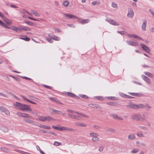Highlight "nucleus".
<instances>
[{"label": "nucleus", "instance_id": "nucleus-1", "mask_svg": "<svg viewBox=\"0 0 154 154\" xmlns=\"http://www.w3.org/2000/svg\"><path fill=\"white\" fill-rule=\"evenodd\" d=\"M13 106L23 111H31V109L29 106L23 104L19 102H16L14 104Z\"/></svg>", "mask_w": 154, "mask_h": 154}, {"label": "nucleus", "instance_id": "nucleus-2", "mask_svg": "<svg viewBox=\"0 0 154 154\" xmlns=\"http://www.w3.org/2000/svg\"><path fill=\"white\" fill-rule=\"evenodd\" d=\"M77 114L78 115H76L74 114H68V115L70 117L74 119L80 120L81 119V118L80 116H82L84 117L88 118V116L86 115H85L82 113L80 112H77Z\"/></svg>", "mask_w": 154, "mask_h": 154}, {"label": "nucleus", "instance_id": "nucleus-3", "mask_svg": "<svg viewBox=\"0 0 154 154\" xmlns=\"http://www.w3.org/2000/svg\"><path fill=\"white\" fill-rule=\"evenodd\" d=\"M17 114L19 116L26 118H30L32 119V117L30 116L29 114L24 113H22L21 112H18Z\"/></svg>", "mask_w": 154, "mask_h": 154}, {"label": "nucleus", "instance_id": "nucleus-4", "mask_svg": "<svg viewBox=\"0 0 154 154\" xmlns=\"http://www.w3.org/2000/svg\"><path fill=\"white\" fill-rule=\"evenodd\" d=\"M125 106L128 109H137V104L131 103H129Z\"/></svg>", "mask_w": 154, "mask_h": 154}, {"label": "nucleus", "instance_id": "nucleus-5", "mask_svg": "<svg viewBox=\"0 0 154 154\" xmlns=\"http://www.w3.org/2000/svg\"><path fill=\"white\" fill-rule=\"evenodd\" d=\"M0 110L2 112H4L8 116L10 115V113L9 110L4 106H0Z\"/></svg>", "mask_w": 154, "mask_h": 154}, {"label": "nucleus", "instance_id": "nucleus-6", "mask_svg": "<svg viewBox=\"0 0 154 154\" xmlns=\"http://www.w3.org/2000/svg\"><path fill=\"white\" fill-rule=\"evenodd\" d=\"M141 77L142 79L147 83L150 84L152 83L151 80L148 77L144 75H142Z\"/></svg>", "mask_w": 154, "mask_h": 154}, {"label": "nucleus", "instance_id": "nucleus-7", "mask_svg": "<svg viewBox=\"0 0 154 154\" xmlns=\"http://www.w3.org/2000/svg\"><path fill=\"white\" fill-rule=\"evenodd\" d=\"M140 45L143 49L147 53L150 54V50L149 48L146 45L144 44L141 43Z\"/></svg>", "mask_w": 154, "mask_h": 154}, {"label": "nucleus", "instance_id": "nucleus-8", "mask_svg": "<svg viewBox=\"0 0 154 154\" xmlns=\"http://www.w3.org/2000/svg\"><path fill=\"white\" fill-rule=\"evenodd\" d=\"M134 12L132 8H128L127 17L130 18H132L134 17Z\"/></svg>", "mask_w": 154, "mask_h": 154}, {"label": "nucleus", "instance_id": "nucleus-9", "mask_svg": "<svg viewBox=\"0 0 154 154\" xmlns=\"http://www.w3.org/2000/svg\"><path fill=\"white\" fill-rule=\"evenodd\" d=\"M141 117L140 114H134L131 116V118L132 119L140 121Z\"/></svg>", "mask_w": 154, "mask_h": 154}, {"label": "nucleus", "instance_id": "nucleus-10", "mask_svg": "<svg viewBox=\"0 0 154 154\" xmlns=\"http://www.w3.org/2000/svg\"><path fill=\"white\" fill-rule=\"evenodd\" d=\"M64 15L66 19H71L72 18H76L79 19L78 17L73 14L65 13L64 14Z\"/></svg>", "mask_w": 154, "mask_h": 154}, {"label": "nucleus", "instance_id": "nucleus-11", "mask_svg": "<svg viewBox=\"0 0 154 154\" xmlns=\"http://www.w3.org/2000/svg\"><path fill=\"white\" fill-rule=\"evenodd\" d=\"M126 42L127 44L130 45L137 46L138 45V44L137 42L130 40H126Z\"/></svg>", "mask_w": 154, "mask_h": 154}, {"label": "nucleus", "instance_id": "nucleus-12", "mask_svg": "<svg viewBox=\"0 0 154 154\" xmlns=\"http://www.w3.org/2000/svg\"><path fill=\"white\" fill-rule=\"evenodd\" d=\"M148 116V114L147 112H145L142 116L141 118H140V121L143 122L145 121L146 120V119L147 117Z\"/></svg>", "mask_w": 154, "mask_h": 154}, {"label": "nucleus", "instance_id": "nucleus-13", "mask_svg": "<svg viewBox=\"0 0 154 154\" xmlns=\"http://www.w3.org/2000/svg\"><path fill=\"white\" fill-rule=\"evenodd\" d=\"M127 36L130 38H134L137 39H139L140 40H142V38L139 36H138L135 34H127Z\"/></svg>", "mask_w": 154, "mask_h": 154}, {"label": "nucleus", "instance_id": "nucleus-14", "mask_svg": "<svg viewBox=\"0 0 154 154\" xmlns=\"http://www.w3.org/2000/svg\"><path fill=\"white\" fill-rule=\"evenodd\" d=\"M62 131H67L71 132H74L75 131V130L72 128L62 126Z\"/></svg>", "mask_w": 154, "mask_h": 154}, {"label": "nucleus", "instance_id": "nucleus-15", "mask_svg": "<svg viewBox=\"0 0 154 154\" xmlns=\"http://www.w3.org/2000/svg\"><path fill=\"white\" fill-rule=\"evenodd\" d=\"M48 36L55 41H58L60 40V37L54 35H50V34H49Z\"/></svg>", "mask_w": 154, "mask_h": 154}, {"label": "nucleus", "instance_id": "nucleus-16", "mask_svg": "<svg viewBox=\"0 0 154 154\" xmlns=\"http://www.w3.org/2000/svg\"><path fill=\"white\" fill-rule=\"evenodd\" d=\"M142 20L143 21V23L142 26V29L143 31H145L146 30V28L147 25V21L144 19H143Z\"/></svg>", "mask_w": 154, "mask_h": 154}, {"label": "nucleus", "instance_id": "nucleus-17", "mask_svg": "<svg viewBox=\"0 0 154 154\" xmlns=\"http://www.w3.org/2000/svg\"><path fill=\"white\" fill-rule=\"evenodd\" d=\"M23 121L26 123H28L29 124H32L34 125H36L35 124L34 121L29 119H23Z\"/></svg>", "mask_w": 154, "mask_h": 154}, {"label": "nucleus", "instance_id": "nucleus-18", "mask_svg": "<svg viewBox=\"0 0 154 154\" xmlns=\"http://www.w3.org/2000/svg\"><path fill=\"white\" fill-rule=\"evenodd\" d=\"M144 73L147 76L150 78H154V75L150 72H144Z\"/></svg>", "mask_w": 154, "mask_h": 154}, {"label": "nucleus", "instance_id": "nucleus-19", "mask_svg": "<svg viewBox=\"0 0 154 154\" xmlns=\"http://www.w3.org/2000/svg\"><path fill=\"white\" fill-rule=\"evenodd\" d=\"M135 138V135L133 134H129L128 136V139L130 140H133Z\"/></svg>", "mask_w": 154, "mask_h": 154}, {"label": "nucleus", "instance_id": "nucleus-20", "mask_svg": "<svg viewBox=\"0 0 154 154\" xmlns=\"http://www.w3.org/2000/svg\"><path fill=\"white\" fill-rule=\"evenodd\" d=\"M75 125L77 126L82 127H85L87 126V125L86 124L83 123L79 122L75 123Z\"/></svg>", "mask_w": 154, "mask_h": 154}, {"label": "nucleus", "instance_id": "nucleus-21", "mask_svg": "<svg viewBox=\"0 0 154 154\" xmlns=\"http://www.w3.org/2000/svg\"><path fill=\"white\" fill-rule=\"evenodd\" d=\"M112 116L113 118L115 119H117L121 120H123V119L122 117L119 116L118 115H117L116 114H113L112 115Z\"/></svg>", "mask_w": 154, "mask_h": 154}, {"label": "nucleus", "instance_id": "nucleus-22", "mask_svg": "<svg viewBox=\"0 0 154 154\" xmlns=\"http://www.w3.org/2000/svg\"><path fill=\"white\" fill-rule=\"evenodd\" d=\"M136 144L138 146H140L141 145L144 146H146V144L143 142H140L138 141H137Z\"/></svg>", "mask_w": 154, "mask_h": 154}, {"label": "nucleus", "instance_id": "nucleus-23", "mask_svg": "<svg viewBox=\"0 0 154 154\" xmlns=\"http://www.w3.org/2000/svg\"><path fill=\"white\" fill-rule=\"evenodd\" d=\"M49 109L51 110H52L53 111V113H52L53 114H60L62 113V112L60 111H59L57 110H55V109H53L51 108H50Z\"/></svg>", "mask_w": 154, "mask_h": 154}, {"label": "nucleus", "instance_id": "nucleus-24", "mask_svg": "<svg viewBox=\"0 0 154 154\" xmlns=\"http://www.w3.org/2000/svg\"><path fill=\"white\" fill-rule=\"evenodd\" d=\"M21 97L24 100H26L29 102H30L31 103L34 104H36V103L35 102H34L32 101H30V100H28L23 95H21Z\"/></svg>", "mask_w": 154, "mask_h": 154}, {"label": "nucleus", "instance_id": "nucleus-25", "mask_svg": "<svg viewBox=\"0 0 154 154\" xmlns=\"http://www.w3.org/2000/svg\"><path fill=\"white\" fill-rule=\"evenodd\" d=\"M90 21V20L88 19H83L82 20L79 21V22L82 24H84L88 23Z\"/></svg>", "mask_w": 154, "mask_h": 154}, {"label": "nucleus", "instance_id": "nucleus-26", "mask_svg": "<svg viewBox=\"0 0 154 154\" xmlns=\"http://www.w3.org/2000/svg\"><path fill=\"white\" fill-rule=\"evenodd\" d=\"M144 109L145 108L144 107V104H137V109Z\"/></svg>", "mask_w": 154, "mask_h": 154}, {"label": "nucleus", "instance_id": "nucleus-27", "mask_svg": "<svg viewBox=\"0 0 154 154\" xmlns=\"http://www.w3.org/2000/svg\"><path fill=\"white\" fill-rule=\"evenodd\" d=\"M0 129L5 133L7 132L8 131V128H7L4 126H2V127L0 128Z\"/></svg>", "mask_w": 154, "mask_h": 154}, {"label": "nucleus", "instance_id": "nucleus-28", "mask_svg": "<svg viewBox=\"0 0 154 154\" xmlns=\"http://www.w3.org/2000/svg\"><path fill=\"white\" fill-rule=\"evenodd\" d=\"M32 15H34L36 17H39L40 14H39L35 11L32 10Z\"/></svg>", "mask_w": 154, "mask_h": 154}, {"label": "nucleus", "instance_id": "nucleus-29", "mask_svg": "<svg viewBox=\"0 0 154 154\" xmlns=\"http://www.w3.org/2000/svg\"><path fill=\"white\" fill-rule=\"evenodd\" d=\"M38 120L42 122H45L46 121L45 116H41L39 117L38 119Z\"/></svg>", "mask_w": 154, "mask_h": 154}, {"label": "nucleus", "instance_id": "nucleus-30", "mask_svg": "<svg viewBox=\"0 0 154 154\" xmlns=\"http://www.w3.org/2000/svg\"><path fill=\"white\" fill-rule=\"evenodd\" d=\"M52 127L55 130L59 131H62V126L61 127H58L54 126H52Z\"/></svg>", "mask_w": 154, "mask_h": 154}, {"label": "nucleus", "instance_id": "nucleus-31", "mask_svg": "<svg viewBox=\"0 0 154 154\" xmlns=\"http://www.w3.org/2000/svg\"><path fill=\"white\" fill-rule=\"evenodd\" d=\"M1 149L4 152H10L9 149L5 147H1Z\"/></svg>", "mask_w": 154, "mask_h": 154}, {"label": "nucleus", "instance_id": "nucleus-32", "mask_svg": "<svg viewBox=\"0 0 154 154\" xmlns=\"http://www.w3.org/2000/svg\"><path fill=\"white\" fill-rule=\"evenodd\" d=\"M137 135L138 137H144V135L140 131L137 133Z\"/></svg>", "mask_w": 154, "mask_h": 154}, {"label": "nucleus", "instance_id": "nucleus-33", "mask_svg": "<svg viewBox=\"0 0 154 154\" xmlns=\"http://www.w3.org/2000/svg\"><path fill=\"white\" fill-rule=\"evenodd\" d=\"M144 109H147L146 110H148L149 109H150L151 108V107L150 106L149 104L148 103L144 104Z\"/></svg>", "mask_w": 154, "mask_h": 154}, {"label": "nucleus", "instance_id": "nucleus-34", "mask_svg": "<svg viewBox=\"0 0 154 154\" xmlns=\"http://www.w3.org/2000/svg\"><path fill=\"white\" fill-rule=\"evenodd\" d=\"M98 136H97L94 137H93L92 138V140L95 142L98 141L100 140V139L97 137Z\"/></svg>", "mask_w": 154, "mask_h": 154}, {"label": "nucleus", "instance_id": "nucleus-35", "mask_svg": "<svg viewBox=\"0 0 154 154\" xmlns=\"http://www.w3.org/2000/svg\"><path fill=\"white\" fill-rule=\"evenodd\" d=\"M11 29L13 30H14V31H16V32H18V27H17L14 26H12L11 27Z\"/></svg>", "mask_w": 154, "mask_h": 154}, {"label": "nucleus", "instance_id": "nucleus-36", "mask_svg": "<svg viewBox=\"0 0 154 154\" xmlns=\"http://www.w3.org/2000/svg\"><path fill=\"white\" fill-rule=\"evenodd\" d=\"M110 24L116 26H119V23L116 22V21L113 20H112V21H111Z\"/></svg>", "mask_w": 154, "mask_h": 154}, {"label": "nucleus", "instance_id": "nucleus-37", "mask_svg": "<svg viewBox=\"0 0 154 154\" xmlns=\"http://www.w3.org/2000/svg\"><path fill=\"white\" fill-rule=\"evenodd\" d=\"M24 22L29 25H31V26H34V23H33L31 22V21H24Z\"/></svg>", "mask_w": 154, "mask_h": 154}, {"label": "nucleus", "instance_id": "nucleus-38", "mask_svg": "<svg viewBox=\"0 0 154 154\" xmlns=\"http://www.w3.org/2000/svg\"><path fill=\"white\" fill-rule=\"evenodd\" d=\"M26 31H31V29L30 28L25 26H23V30Z\"/></svg>", "mask_w": 154, "mask_h": 154}, {"label": "nucleus", "instance_id": "nucleus-39", "mask_svg": "<svg viewBox=\"0 0 154 154\" xmlns=\"http://www.w3.org/2000/svg\"><path fill=\"white\" fill-rule=\"evenodd\" d=\"M88 106L90 107L93 108H97L98 107V106L97 105L92 104H89Z\"/></svg>", "mask_w": 154, "mask_h": 154}, {"label": "nucleus", "instance_id": "nucleus-40", "mask_svg": "<svg viewBox=\"0 0 154 154\" xmlns=\"http://www.w3.org/2000/svg\"><path fill=\"white\" fill-rule=\"evenodd\" d=\"M128 93L132 96H140V94L138 93H131V92H129Z\"/></svg>", "mask_w": 154, "mask_h": 154}, {"label": "nucleus", "instance_id": "nucleus-41", "mask_svg": "<svg viewBox=\"0 0 154 154\" xmlns=\"http://www.w3.org/2000/svg\"><path fill=\"white\" fill-rule=\"evenodd\" d=\"M5 22H6V23L8 25L11 24L12 22L11 20H9L8 19L5 20Z\"/></svg>", "mask_w": 154, "mask_h": 154}, {"label": "nucleus", "instance_id": "nucleus-42", "mask_svg": "<svg viewBox=\"0 0 154 154\" xmlns=\"http://www.w3.org/2000/svg\"><path fill=\"white\" fill-rule=\"evenodd\" d=\"M107 104L109 105L114 106L116 105V103L113 102H107Z\"/></svg>", "mask_w": 154, "mask_h": 154}, {"label": "nucleus", "instance_id": "nucleus-43", "mask_svg": "<svg viewBox=\"0 0 154 154\" xmlns=\"http://www.w3.org/2000/svg\"><path fill=\"white\" fill-rule=\"evenodd\" d=\"M112 6L115 8H117L118 7V5H117L115 3V2H112Z\"/></svg>", "mask_w": 154, "mask_h": 154}, {"label": "nucleus", "instance_id": "nucleus-44", "mask_svg": "<svg viewBox=\"0 0 154 154\" xmlns=\"http://www.w3.org/2000/svg\"><path fill=\"white\" fill-rule=\"evenodd\" d=\"M89 135L91 136L92 137H94L98 136V134L94 133H91L89 134Z\"/></svg>", "mask_w": 154, "mask_h": 154}, {"label": "nucleus", "instance_id": "nucleus-45", "mask_svg": "<svg viewBox=\"0 0 154 154\" xmlns=\"http://www.w3.org/2000/svg\"><path fill=\"white\" fill-rule=\"evenodd\" d=\"M69 1H64L63 3V5L67 7V6L69 4Z\"/></svg>", "mask_w": 154, "mask_h": 154}, {"label": "nucleus", "instance_id": "nucleus-46", "mask_svg": "<svg viewBox=\"0 0 154 154\" xmlns=\"http://www.w3.org/2000/svg\"><path fill=\"white\" fill-rule=\"evenodd\" d=\"M46 121H49L52 119V118L50 116H45Z\"/></svg>", "mask_w": 154, "mask_h": 154}, {"label": "nucleus", "instance_id": "nucleus-47", "mask_svg": "<svg viewBox=\"0 0 154 154\" xmlns=\"http://www.w3.org/2000/svg\"><path fill=\"white\" fill-rule=\"evenodd\" d=\"M139 128L144 130H148V128L146 127L145 126H139L138 127Z\"/></svg>", "mask_w": 154, "mask_h": 154}, {"label": "nucleus", "instance_id": "nucleus-48", "mask_svg": "<svg viewBox=\"0 0 154 154\" xmlns=\"http://www.w3.org/2000/svg\"><path fill=\"white\" fill-rule=\"evenodd\" d=\"M20 38L21 39H23V40H25V41H29L30 39L29 38H27V37H26V38L20 37Z\"/></svg>", "mask_w": 154, "mask_h": 154}, {"label": "nucleus", "instance_id": "nucleus-49", "mask_svg": "<svg viewBox=\"0 0 154 154\" xmlns=\"http://www.w3.org/2000/svg\"><path fill=\"white\" fill-rule=\"evenodd\" d=\"M67 111L69 113H75L76 114H77V112H78L74 111L70 109H67Z\"/></svg>", "mask_w": 154, "mask_h": 154}, {"label": "nucleus", "instance_id": "nucleus-50", "mask_svg": "<svg viewBox=\"0 0 154 154\" xmlns=\"http://www.w3.org/2000/svg\"><path fill=\"white\" fill-rule=\"evenodd\" d=\"M54 145L55 146H58L61 145V143L57 141H55L54 143Z\"/></svg>", "mask_w": 154, "mask_h": 154}, {"label": "nucleus", "instance_id": "nucleus-51", "mask_svg": "<svg viewBox=\"0 0 154 154\" xmlns=\"http://www.w3.org/2000/svg\"><path fill=\"white\" fill-rule=\"evenodd\" d=\"M18 32L19 31H21L23 30V26H21L18 27Z\"/></svg>", "mask_w": 154, "mask_h": 154}, {"label": "nucleus", "instance_id": "nucleus-52", "mask_svg": "<svg viewBox=\"0 0 154 154\" xmlns=\"http://www.w3.org/2000/svg\"><path fill=\"white\" fill-rule=\"evenodd\" d=\"M46 40L48 42L50 43H52L53 42L52 40H51V39L49 38H46Z\"/></svg>", "mask_w": 154, "mask_h": 154}, {"label": "nucleus", "instance_id": "nucleus-53", "mask_svg": "<svg viewBox=\"0 0 154 154\" xmlns=\"http://www.w3.org/2000/svg\"><path fill=\"white\" fill-rule=\"evenodd\" d=\"M0 96L7 98L8 97V96L7 95L1 92H0Z\"/></svg>", "mask_w": 154, "mask_h": 154}, {"label": "nucleus", "instance_id": "nucleus-54", "mask_svg": "<svg viewBox=\"0 0 154 154\" xmlns=\"http://www.w3.org/2000/svg\"><path fill=\"white\" fill-rule=\"evenodd\" d=\"M119 95L122 97H125L126 98V94H125L122 93H119Z\"/></svg>", "mask_w": 154, "mask_h": 154}, {"label": "nucleus", "instance_id": "nucleus-55", "mask_svg": "<svg viewBox=\"0 0 154 154\" xmlns=\"http://www.w3.org/2000/svg\"><path fill=\"white\" fill-rule=\"evenodd\" d=\"M138 151V150L137 149H134L131 152L132 153H135L137 152Z\"/></svg>", "mask_w": 154, "mask_h": 154}, {"label": "nucleus", "instance_id": "nucleus-56", "mask_svg": "<svg viewBox=\"0 0 154 154\" xmlns=\"http://www.w3.org/2000/svg\"><path fill=\"white\" fill-rule=\"evenodd\" d=\"M9 94H11L17 100H18V99H19V98L18 97H17V96H15V95L12 94V93H11V92L10 93H9Z\"/></svg>", "mask_w": 154, "mask_h": 154}, {"label": "nucleus", "instance_id": "nucleus-57", "mask_svg": "<svg viewBox=\"0 0 154 154\" xmlns=\"http://www.w3.org/2000/svg\"><path fill=\"white\" fill-rule=\"evenodd\" d=\"M107 131H110L112 132H115L116 130L114 129H110L109 130H107Z\"/></svg>", "mask_w": 154, "mask_h": 154}, {"label": "nucleus", "instance_id": "nucleus-58", "mask_svg": "<svg viewBox=\"0 0 154 154\" xmlns=\"http://www.w3.org/2000/svg\"><path fill=\"white\" fill-rule=\"evenodd\" d=\"M29 112H31L32 114H33L34 115H37V113L36 112L34 111H32L31 109V111H29Z\"/></svg>", "mask_w": 154, "mask_h": 154}, {"label": "nucleus", "instance_id": "nucleus-59", "mask_svg": "<svg viewBox=\"0 0 154 154\" xmlns=\"http://www.w3.org/2000/svg\"><path fill=\"white\" fill-rule=\"evenodd\" d=\"M48 133L51 134L52 135H54V136H56L57 135V134L56 133H55L54 132H48Z\"/></svg>", "mask_w": 154, "mask_h": 154}, {"label": "nucleus", "instance_id": "nucleus-60", "mask_svg": "<svg viewBox=\"0 0 154 154\" xmlns=\"http://www.w3.org/2000/svg\"><path fill=\"white\" fill-rule=\"evenodd\" d=\"M93 128L96 129H98L100 128V127L97 125H94L93 126Z\"/></svg>", "mask_w": 154, "mask_h": 154}, {"label": "nucleus", "instance_id": "nucleus-61", "mask_svg": "<svg viewBox=\"0 0 154 154\" xmlns=\"http://www.w3.org/2000/svg\"><path fill=\"white\" fill-rule=\"evenodd\" d=\"M38 126L40 128H44V129L45 125L40 124L39 125H38Z\"/></svg>", "mask_w": 154, "mask_h": 154}, {"label": "nucleus", "instance_id": "nucleus-62", "mask_svg": "<svg viewBox=\"0 0 154 154\" xmlns=\"http://www.w3.org/2000/svg\"><path fill=\"white\" fill-rule=\"evenodd\" d=\"M117 32L118 33H119L121 35L125 34L124 32L123 31H118Z\"/></svg>", "mask_w": 154, "mask_h": 154}, {"label": "nucleus", "instance_id": "nucleus-63", "mask_svg": "<svg viewBox=\"0 0 154 154\" xmlns=\"http://www.w3.org/2000/svg\"><path fill=\"white\" fill-rule=\"evenodd\" d=\"M104 148V147L103 146H100L99 148V150L100 152H102L103 151Z\"/></svg>", "mask_w": 154, "mask_h": 154}, {"label": "nucleus", "instance_id": "nucleus-64", "mask_svg": "<svg viewBox=\"0 0 154 154\" xmlns=\"http://www.w3.org/2000/svg\"><path fill=\"white\" fill-rule=\"evenodd\" d=\"M68 95L69 96H70V97H74V94H73L72 93H68Z\"/></svg>", "mask_w": 154, "mask_h": 154}]
</instances>
